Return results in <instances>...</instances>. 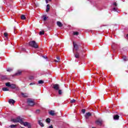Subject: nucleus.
Masks as SVG:
<instances>
[{"mask_svg": "<svg viewBox=\"0 0 128 128\" xmlns=\"http://www.w3.org/2000/svg\"><path fill=\"white\" fill-rule=\"evenodd\" d=\"M118 118H120V116L116 114L114 116V120H118Z\"/></svg>", "mask_w": 128, "mask_h": 128, "instance_id": "ddd939ff", "label": "nucleus"}, {"mask_svg": "<svg viewBox=\"0 0 128 128\" xmlns=\"http://www.w3.org/2000/svg\"><path fill=\"white\" fill-rule=\"evenodd\" d=\"M82 114H86V109H82Z\"/></svg>", "mask_w": 128, "mask_h": 128, "instance_id": "2f4dec72", "label": "nucleus"}, {"mask_svg": "<svg viewBox=\"0 0 128 128\" xmlns=\"http://www.w3.org/2000/svg\"><path fill=\"white\" fill-rule=\"evenodd\" d=\"M57 25L60 28H62V22H59V21L57 22Z\"/></svg>", "mask_w": 128, "mask_h": 128, "instance_id": "f8f14e48", "label": "nucleus"}, {"mask_svg": "<svg viewBox=\"0 0 128 128\" xmlns=\"http://www.w3.org/2000/svg\"><path fill=\"white\" fill-rule=\"evenodd\" d=\"M20 128H24V127H21Z\"/></svg>", "mask_w": 128, "mask_h": 128, "instance_id": "8fccbe9b", "label": "nucleus"}, {"mask_svg": "<svg viewBox=\"0 0 128 128\" xmlns=\"http://www.w3.org/2000/svg\"><path fill=\"white\" fill-rule=\"evenodd\" d=\"M16 90H20V88H16Z\"/></svg>", "mask_w": 128, "mask_h": 128, "instance_id": "a19ab883", "label": "nucleus"}, {"mask_svg": "<svg viewBox=\"0 0 128 128\" xmlns=\"http://www.w3.org/2000/svg\"><path fill=\"white\" fill-rule=\"evenodd\" d=\"M46 122H47L48 124H50V118H46Z\"/></svg>", "mask_w": 128, "mask_h": 128, "instance_id": "bb28decb", "label": "nucleus"}, {"mask_svg": "<svg viewBox=\"0 0 128 128\" xmlns=\"http://www.w3.org/2000/svg\"><path fill=\"white\" fill-rule=\"evenodd\" d=\"M10 88H12L13 90H14V88H16V84H11V85L10 86Z\"/></svg>", "mask_w": 128, "mask_h": 128, "instance_id": "2eb2a0df", "label": "nucleus"}, {"mask_svg": "<svg viewBox=\"0 0 128 128\" xmlns=\"http://www.w3.org/2000/svg\"><path fill=\"white\" fill-rule=\"evenodd\" d=\"M7 72H12V68H8L6 69Z\"/></svg>", "mask_w": 128, "mask_h": 128, "instance_id": "5701e85b", "label": "nucleus"}, {"mask_svg": "<svg viewBox=\"0 0 128 128\" xmlns=\"http://www.w3.org/2000/svg\"><path fill=\"white\" fill-rule=\"evenodd\" d=\"M27 104L30 106H34V102L32 101V100L31 98H28L27 100Z\"/></svg>", "mask_w": 128, "mask_h": 128, "instance_id": "7ed1b4c3", "label": "nucleus"}, {"mask_svg": "<svg viewBox=\"0 0 128 128\" xmlns=\"http://www.w3.org/2000/svg\"><path fill=\"white\" fill-rule=\"evenodd\" d=\"M12 122H20L21 124H24V126H28V128H30V124L28 122H24L22 120V118L20 116L17 117L16 118L11 120Z\"/></svg>", "mask_w": 128, "mask_h": 128, "instance_id": "f257e3e1", "label": "nucleus"}, {"mask_svg": "<svg viewBox=\"0 0 128 128\" xmlns=\"http://www.w3.org/2000/svg\"><path fill=\"white\" fill-rule=\"evenodd\" d=\"M126 38H128V34H127L126 35Z\"/></svg>", "mask_w": 128, "mask_h": 128, "instance_id": "49530a36", "label": "nucleus"}, {"mask_svg": "<svg viewBox=\"0 0 128 128\" xmlns=\"http://www.w3.org/2000/svg\"><path fill=\"white\" fill-rule=\"evenodd\" d=\"M74 57L76 58H80V53L76 52V53L74 54Z\"/></svg>", "mask_w": 128, "mask_h": 128, "instance_id": "9b49d317", "label": "nucleus"}, {"mask_svg": "<svg viewBox=\"0 0 128 128\" xmlns=\"http://www.w3.org/2000/svg\"><path fill=\"white\" fill-rule=\"evenodd\" d=\"M56 58L57 60H60V56H57V57Z\"/></svg>", "mask_w": 128, "mask_h": 128, "instance_id": "e433bc0d", "label": "nucleus"}, {"mask_svg": "<svg viewBox=\"0 0 128 128\" xmlns=\"http://www.w3.org/2000/svg\"><path fill=\"white\" fill-rule=\"evenodd\" d=\"M2 90L3 92H8L9 90L8 88H3Z\"/></svg>", "mask_w": 128, "mask_h": 128, "instance_id": "dca6fc26", "label": "nucleus"}, {"mask_svg": "<svg viewBox=\"0 0 128 128\" xmlns=\"http://www.w3.org/2000/svg\"><path fill=\"white\" fill-rule=\"evenodd\" d=\"M112 6L114 8H118V4H116V2H114L112 4Z\"/></svg>", "mask_w": 128, "mask_h": 128, "instance_id": "a211bd4d", "label": "nucleus"}, {"mask_svg": "<svg viewBox=\"0 0 128 128\" xmlns=\"http://www.w3.org/2000/svg\"><path fill=\"white\" fill-rule=\"evenodd\" d=\"M112 46H114V44L112 45Z\"/></svg>", "mask_w": 128, "mask_h": 128, "instance_id": "09e8293b", "label": "nucleus"}, {"mask_svg": "<svg viewBox=\"0 0 128 128\" xmlns=\"http://www.w3.org/2000/svg\"><path fill=\"white\" fill-rule=\"evenodd\" d=\"M14 30H16V27L14 28Z\"/></svg>", "mask_w": 128, "mask_h": 128, "instance_id": "a18cd8bd", "label": "nucleus"}, {"mask_svg": "<svg viewBox=\"0 0 128 128\" xmlns=\"http://www.w3.org/2000/svg\"><path fill=\"white\" fill-rule=\"evenodd\" d=\"M54 62H58V60H54Z\"/></svg>", "mask_w": 128, "mask_h": 128, "instance_id": "79ce46f5", "label": "nucleus"}, {"mask_svg": "<svg viewBox=\"0 0 128 128\" xmlns=\"http://www.w3.org/2000/svg\"><path fill=\"white\" fill-rule=\"evenodd\" d=\"M22 96H23V98H28V94H24L23 92H22L21 94Z\"/></svg>", "mask_w": 128, "mask_h": 128, "instance_id": "f3484780", "label": "nucleus"}, {"mask_svg": "<svg viewBox=\"0 0 128 128\" xmlns=\"http://www.w3.org/2000/svg\"><path fill=\"white\" fill-rule=\"evenodd\" d=\"M43 58H46V56H43Z\"/></svg>", "mask_w": 128, "mask_h": 128, "instance_id": "37998d69", "label": "nucleus"}, {"mask_svg": "<svg viewBox=\"0 0 128 128\" xmlns=\"http://www.w3.org/2000/svg\"><path fill=\"white\" fill-rule=\"evenodd\" d=\"M20 74H22V71L18 70L17 72L14 74V76H20Z\"/></svg>", "mask_w": 128, "mask_h": 128, "instance_id": "9d476101", "label": "nucleus"}, {"mask_svg": "<svg viewBox=\"0 0 128 128\" xmlns=\"http://www.w3.org/2000/svg\"><path fill=\"white\" fill-rule=\"evenodd\" d=\"M44 20H46V17L44 16Z\"/></svg>", "mask_w": 128, "mask_h": 128, "instance_id": "58836bf2", "label": "nucleus"}, {"mask_svg": "<svg viewBox=\"0 0 128 128\" xmlns=\"http://www.w3.org/2000/svg\"><path fill=\"white\" fill-rule=\"evenodd\" d=\"M70 102H71L72 104H74V103L76 102V100L73 99V100H71L70 101Z\"/></svg>", "mask_w": 128, "mask_h": 128, "instance_id": "7c9ffc66", "label": "nucleus"}, {"mask_svg": "<svg viewBox=\"0 0 128 128\" xmlns=\"http://www.w3.org/2000/svg\"><path fill=\"white\" fill-rule=\"evenodd\" d=\"M29 46L34 48H38V46L34 40L30 41L29 42Z\"/></svg>", "mask_w": 128, "mask_h": 128, "instance_id": "f03ea898", "label": "nucleus"}, {"mask_svg": "<svg viewBox=\"0 0 128 128\" xmlns=\"http://www.w3.org/2000/svg\"><path fill=\"white\" fill-rule=\"evenodd\" d=\"M73 34L74 36H78V32H73Z\"/></svg>", "mask_w": 128, "mask_h": 128, "instance_id": "a878e982", "label": "nucleus"}, {"mask_svg": "<svg viewBox=\"0 0 128 128\" xmlns=\"http://www.w3.org/2000/svg\"><path fill=\"white\" fill-rule=\"evenodd\" d=\"M112 10L113 12H116V10H118V7H114Z\"/></svg>", "mask_w": 128, "mask_h": 128, "instance_id": "393cba45", "label": "nucleus"}, {"mask_svg": "<svg viewBox=\"0 0 128 128\" xmlns=\"http://www.w3.org/2000/svg\"><path fill=\"white\" fill-rule=\"evenodd\" d=\"M38 83L40 84H44V81L42 80H40L38 82Z\"/></svg>", "mask_w": 128, "mask_h": 128, "instance_id": "c85d7f7f", "label": "nucleus"}, {"mask_svg": "<svg viewBox=\"0 0 128 128\" xmlns=\"http://www.w3.org/2000/svg\"><path fill=\"white\" fill-rule=\"evenodd\" d=\"M4 36H5V38H8V33L4 32Z\"/></svg>", "mask_w": 128, "mask_h": 128, "instance_id": "473e14b6", "label": "nucleus"}, {"mask_svg": "<svg viewBox=\"0 0 128 128\" xmlns=\"http://www.w3.org/2000/svg\"><path fill=\"white\" fill-rule=\"evenodd\" d=\"M30 80H34V76H31L29 78Z\"/></svg>", "mask_w": 128, "mask_h": 128, "instance_id": "f704fd0d", "label": "nucleus"}, {"mask_svg": "<svg viewBox=\"0 0 128 128\" xmlns=\"http://www.w3.org/2000/svg\"><path fill=\"white\" fill-rule=\"evenodd\" d=\"M48 10H50V4H47L46 9V12H48Z\"/></svg>", "mask_w": 128, "mask_h": 128, "instance_id": "6ab92c4d", "label": "nucleus"}, {"mask_svg": "<svg viewBox=\"0 0 128 128\" xmlns=\"http://www.w3.org/2000/svg\"><path fill=\"white\" fill-rule=\"evenodd\" d=\"M49 114L50 116H54V111L52 110L49 112Z\"/></svg>", "mask_w": 128, "mask_h": 128, "instance_id": "4468645a", "label": "nucleus"}, {"mask_svg": "<svg viewBox=\"0 0 128 128\" xmlns=\"http://www.w3.org/2000/svg\"><path fill=\"white\" fill-rule=\"evenodd\" d=\"M48 128H54V127L52 126V125H51L49 127H48Z\"/></svg>", "mask_w": 128, "mask_h": 128, "instance_id": "4c0bfd02", "label": "nucleus"}, {"mask_svg": "<svg viewBox=\"0 0 128 128\" xmlns=\"http://www.w3.org/2000/svg\"><path fill=\"white\" fill-rule=\"evenodd\" d=\"M96 124H100L102 125V118H98L96 122Z\"/></svg>", "mask_w": 128, "mask_h": 128, "instance_id": "423d86ee", "label": "nucleus"}, {"mask_svg": "<svg viewBox=\"0 0 128 128\" xmlns=\"http://www.w3.org/2000/svg\"><path fill=\"white\" fill-rule=\"evenodd\" d=\"M10 128H16V125H14V124H11L10 126Z\"/></svg>", "mask_w": 128, "mask_h": 128, "instance_id": "b1692460", "label": "nucleus"}, {"mask_svg": "<svg viewBox=\"0 0 128 128\" xmlns=\"http://www.w3.org/2000/svg\"><path fill=\"white\" fill-rule=\"evenodd\" d=\"M34 84H36L34 82L30 84V86H34Z\"/></svg>", "mask_w": 128, "mask_h": 128, "instance_id": "72a5a7b5", "label": "nucleus"}, {"mask_svg": "<svg viewBox=\"0 0 128 128\" xmlns=\"http://www.w3.org/2000/svg\"><path fill=\"white\" fill-rule=\"evenodd\" d=\"M10 82H6V86H8V88H10Z\"/></svg>", "mask_w": 128, "mask_h": 128, "instance_id": "412c9836", "label": "nucleus"}, {"mask_svg": "<svg viewBox=\"0 0 128 128\" xmlns=\"http://www.w3.org/2000/svg\"><path fill=\"white\" fill-rule=\"evenodd\" d=\"M84 116L86 120H88L92 116V113L88 112L85 114Z\"/></svg>", "mask_w": 128, "mask_h": 128, "instance_id": "20e7f679", "label": "nucleus"}, {"mask_svg": "<svg viewBox=\"0 0 128 128\" xmlns=\"http://www.w3.org/2000/svg\"><path fill=\"white\" fill-rule=\"evenodd\" d=\"M8 102L9 104H14V102H16V100H12V99H10L8 100Z\"/></svg>", "mask_w": 128, "mask_h": 128, "instance_id": "6e6552de", "label": "nucleus"}, {"mask_svg": "<svg viewBox=\"0 0 128 128\" xmlns=\"http://www.w3.org/2000/svg\"><path fill=\"white\" fill-rule=\"evenodd\" d=\"M73 45L75 50H78V44H76L74 42H73Z\"/></svg>", "mask_w": 128, "mask_h": 128, "instance_id": "0eeeda50", "label": "nucleus"}, {"mask_svg": "<svg viewBox=\"0 0 128 128\" xmlns=\"http://www.w3.org/2000/svg\"><path fill=\"white\" fill-rule=\"evenodd\" d=\"M58 94H62V91L61 90H58Z\"/></svg>", "mask_w": 128, "mask_h": 128, "instance_id": "c756f323", "label": "nucleus"}, {"mask_svg": "<svg viewBox=\"0 0 128 128\" xmlns=\"http://www.w3.org/2000/svg\"><path fill=\"white\" fill-rule=\"evenodd\" d=\"M22 50H26L25 48H23Z\"/></svg>", "mask_w": 128, "mask_h": 128, "instance_id": "c03bdc74", "label": "nucleus"}, {"mask_svg": "<svg viewBox=\"0 0 128 128\" xmlns=\"http://www.w3.org/2000/svg\"><path fill=\"white\" fill-rule=\"evenodd\" d=\"M49 0V2H50V0Z\"/></svg>", "mask_w": 128, "mask_h": 128, "instance_id": "de8ad7c7", "label": "nucleus"}, {"mask_svg": "<svg viewBox=\"0 0 128 128\" xmlns=\"http://www.w3.org/2000/svg\"><path fill=\"white\" fill-rule=\"evenodd\" d=\"M39 34L40 36H42L44 34V30L40 31L39 33Z\"/></svg>", "mask_w": 128, "mask_h": 128, "instance_id": "aec40b11", "label": "nucleus"}, {"mask_svg": "<svg viewBox=\"0 0 128 128\" xmlns=\"http://www.w3.org/2000/svg\"><path fill=\"white\" fill-rule=\"evenodd\" d=\"M46 4H48V0H46Z\"/></svg>", "mask_w": 128, "mask_h": 128, "instance_id": "ea45409f", "label": "nucleus"}, {"mask_svg": "<svg viewBox=\"0 0 128 128\" xmlns=\"http://www.w3.org/2000/svg\"><path fill=\"white\" fill-rule=\"evenodd\" d=\"M36 114H40V110H36Z\"/></svg>", "mask_w": 128, "mask_h": 128, "instance_id": "c9c22d12", "label": "nucleus"}, {"mask_svg": "<svg viewBox=\"0 0 128 128\" xmlns=\"http://www.w3.org/2000/svg\"><path fill=\"white\" fill-rule=\"evenodd\" d=\"M122 58L124 62L128 61V58L126 56H123Z\"/></svg>", "mask_w": 128, "mask_h": 128, "instance_id": "4be33fe9", "label": "nucleus"}, {"mask_svg": "<svg viewBox=\"0 0 128 128\" xmlns=\"http://www.w3.org/2000/svg\"><path fill=\"white\" fill-rule=\"evenodd\" d=\"M26 16L24 15L21 16V20H26Z\"/></svg>", "mask_w": 128, "mask_h": 128, "instance_id": "cd10ccee", "label": "nucleus"}, {"mask_svg": "<svg viewBox=\"0 0 128 128\" xmlns=\"http://www.w3.org/2000/svg\"><path fill=\"white\" fill-rule=\"evenodd\" d=\"M38 124H40V126H42V128H44V123L42 122L41 120H38Z\"/></svg>", "mask_w": 128, "mask_h": 128, "instance_id": "1a4fd4ad", "label": "nucleus"}, {"mask_svg": "<svg viewBox=\"0 0 128 128\" xmlns=\"http://www.w3.org/2000/svg\"><path fill=\"white\" fill-rule=\"evenodd\" d=\"M53 88H54L55 90H60V85L58 84H54L53 85Z\"/></svg>", "mask_w": 128, "mask_h": 128, "instance_id": "39448f33", "label": "nucleus"}]
</instances>
